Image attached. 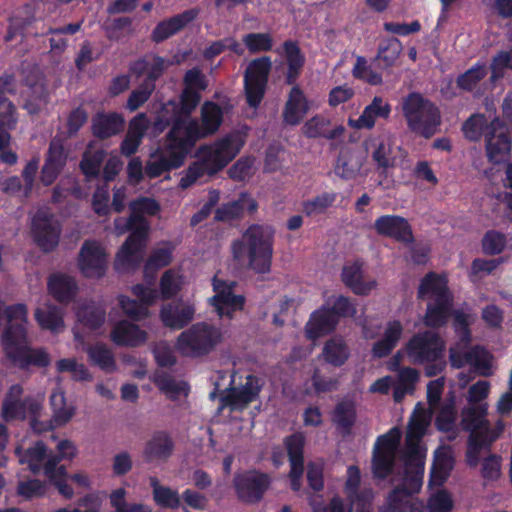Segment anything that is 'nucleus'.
<instances>
[{
    "label": "nucleus",
    "instance_id": "obj_28",
    "mask_svg": "<svg viewBox=\"0 0 512 512\" xmlns=\"http://www.w3.org/2000/svg\"><path fill=\"white\" fill-rule=\"evenodd\" d=\"M391 113L390 104L382 97L375 96L363 109L357 119L349 118L348 125L357 130L374 128L378 118L387 119Z\"/></svg>",
    "mask_w": 512,
    "mask_h": 512
},
{
    "label": "nucleus",
    "instance_id": "obj_63",
    "mask_svg": "<svg viewBox=\"0 0 512 512\" xmlns=\"http://www.w3.org/2000/svg\"><path fill=\"white\" fill-rule=\"evenodd\" d=\"M454 507V500L446 490L432 492L427 503L428 512H451Z\"/></svg>",
    "mask_w": 512,
    "mask_h": 512
},
{
    "label": "nucleus",
    "instance_id": "obj_9",
    "mask_svg": "<svg viewBox=\"0 0 512 512\" xmlns=\"http://www.w3.org/2000/svg\"><path fill=\"white\" fill-rule=\"evenodd\" d=\"M114 227L117 235L131 230L130 236L119 249L115 260L117 268H125L140 260L141 253L146 246L150 226L143 217H136L131 211L128 218L115 219Z\"/></svg>",
    "mask_w": 512,
    "mask_h": 512
},
{
    "label": "nucleus",
    "instance_id": "obj_56",
    "mask_svg": "<svg viewBox=\"0 0 512 512\" xmlns=\"http://www.w3.org/2000/svg\"><path fill=\"white\" fill-rule=\"evenodd\" d=\"M155 384L171 399H178L181 396H187L189 387L184 381H176L168 375H158L155 378Z\"/></svg>",
    "mask_w": 512,
    "mask_h": 512
},
{
    "label": "nucleus",
    "instance_id": "obj_34",
    "mask_svg": "<svg viewBox=\"0 0 512 512\" xmlns=\"http://www.w3.org/2000/svg\"><path fill=\"white\" fill-rule=\"evenodd\" d=\"M403 331L404 327L400 321H388L384 327L381 339L373 345V356L376 358H382L388 355L401 340Z\"/></svg>",
    "mask_w": 512,
    "mask_h": 512
},
{
    "label": "nucleus",
    "instance_id": "obj_30",
    "mask_svg": "<svg viewBox=\"0 0 512 512\" xmlns=\"http://www.w3.org/2000/svg\"><path fill=\"white\" fill-rule=\"evenodd\" d=\"M110 337L116 345L136 347L147 341L148 333L128 320H121L114 325Z\"/></svg>",
    "mask_w": 512,
    "mask_h": 512
},
{
    "label": "nucleus",
    "instance_id": "obj_16",
    "mask_svg": "<svg viewBox=\"0 0 512 512\" xmlns=\"http://www.w3.org/2000/svg\"><path fill=\"white\" fill-rule=\"evenodd\" d=\"M271 66L270 58L263 56L249 62L245 70V93L247 102L252 107L259 105L264 96Z\"/></svg>",
    "mask_w": 512,
    "mask_h": 512
},
{
    "label": "nucleus",
    "instance_id": "obj_64",
    "mask_svg": "<svg viewBox=\"0 0 512 512\" xmlns=\"http://www.w3.org/2000/svg\"><path fill=\"white\" fill-rule=\"evenodd\" d=\"M312 512H352V505L340 496H333L328 502L310 501Z\"/></svg>",
    "mask_w": 512,
    "mask_h": 512
},
{
    "label": "nucleus",
    "instance_id": "obj_53",
    "mask_svg": "<svg viewBox=\"0 0 512 512\" xmlns=\"http://www.w3.org/2000/svg\"><path fill=\"white\" fill-rule=\"evenodd\" d=\"M168 66L169 63L163 58L158 56H149L142 61L137 62L134 70L139 74H146L149 78L148 81L152 82L158 78Z\"/></svg>",
    "mask_w": 512,
    "mask_h": 512
},
{
    "label": "nucleus",
    "instance_id": "obj_33",
    "mask_svg": "<svg viewBox=\"0 0 512 512\" xmlns=\"http://www.w3.org/2000/svg\"><path fill=\"white\" fill-rule=\"evenodd\" d=\"M311 108L303 91L297 86L293 87L289 93L284 111L283 120L288 125L299 124Z\"/></svg>",
    "mask_w": 512,
    "mask_h": 512
},
{
    "label": "nucleus",
    "instance_id": "obj_52",
    "mask_svg": "<svg viewBox=\"0 0 512 512\" xmlns=\"http://www.w3.org/2000/svg\"><path fill=\"white\" fill-rule=\"evenodd\" d=\"M172 252L173 246L170 244L156 248L145 265V277L153 278L154 270L169 265L172 261Z\"/></svg>",
    "mask_w": 512,
    "mask_h": 512
},
{
    "label": "nucleus",
    "instance_id": "obj_49",
    "mask_svg": "<svg viewBox=\"0 0 512 512\" xmlns=\"http://www.w3.org/2000/svg\"><path fill=\"white\" fill-rule=\"evenodd\" d=\"M185 284L184 276L178 269L165 271L159 281L160 296L169 299L175 296Z\"/></svg>",
    "mask_w": 512,
    "mask_h": 512
},
{
    "label": "nucleus",
    "instance_id": "obj_8",
    "mask_svg": "<svg viewBox=\"0 0 512 512\" xmlns=\"http://www.w3.org/2000/svg\"><path fill=\"white\" fill-rule=\"evenodd\" d=\"M418 295L421 299L428 300L424 317L425 325L431 327L443 325L449 316L452 303L446 278L434 273L427 274L421 280Z\"/></svg>",
    "mask_w": 512,
    "mask_h": 512
},
{
    "label": "nucleus",
    "instance_id": "obj_48",
    "mask_svg": "<svg viewBox=\"0 0 512 512\" xmlns=\"http://www.w3.org/2000/svg\"><path fill=\"white\" fill-rule=\"evenodd\" d=\"M257 204L254 199L248 196H242L239 200L223 205L217 209L215 218L221 221H228L240 216L245 211L254 212Z\"/></svg>",
    "mask_w": 512,
    "mask_h": 512
},
{
    "label": "nucleus",
    "instance_id": "obj_32",
    "mask_svg": "<svg viewBox=\"0 0 512 512\" xmlns=\"http://www.w3.org/2000/svg\"><path fill=\"white\" fill-rule=\"evenodd\" d=\"M342 280L358 295H368L377 287V281L372 277L365 276L362 266L358 263L343 268Z\"/></svg>",
    "mask_w": 512,
    "mask_h": 512
},
{
    "label": "nucleus",
    "instance_id": "obj_2",
    "mask_svg": "<svg viewBox=\"0 0 512 512\" xmlns=\"http://www.w3.org/2000/svg\"><path fill=\"white\" fill-rule=\"evenodd\" d=\"M4 313L7 327L2 333L1 343L7 357L20 368L48 366L51 362L49 353L45 349H33L27 345V307L24 304L11 305Z\"/></svg>",
    "mask_w": 512,
    "mask_h": 512
},
{
    "label": "nucleus",
    "instance_id": "obj_13",
    "mask_svg": "<svg viewBox=\"0 0 512 512\" xmlns=\"http://www.w3.org/2000/svg\"><path fill=\"white\" fill-rule=\"evenodd\" d=\"M488 403H482L477 406H468L462 410L461 426L470 433L473 439L482 437L486 441L497 440L505 430V423L502 419H498L491 426L488 415Z\"/></svg>",
    "mask_w": 512,
    "mask_h": 512
},
{
    "label": "nucleus",
    "instance_id": "obj_31",
    "mask_svg": "<svg viewBox=\"0 0 512 512\" xmlns=\"http://www.w3.org/2000/svg\"><path fill=\"white\" fill-rule=\"evenodd\" d=\"M285 444L291 465L289 473L291 487L294 491H298L301 487L300 480L303 474L302 450L304 446V437L301 434H294L286 439Z\"/></svg>",
    "mask_w": 512,
    "mask_h": 512
},
{
    "label": "nucleus",
    "instance_id": "obj_45",
    "mask_svg": "<svg viewBox=\"0 0 512 512\" xmlns=\"http://www.w3.org/2000/svg\"><path fill=\"white\" fill-rule=\"evenodd\" d=\"M124 119L119 114H100L93 122V132L97 137L108 138L123 129Z\"/></svg>",
    "mask_w": 512,
    "mask_h": 512
},
{
    "label": "nucleus",
    "instance_id": "obj_6",
    "mask_svg": "<svg viewBox=\"0 0 512 512\" xmlns=\"http://www.w3.org/2000/svg\"><path fill=\"white\" fill-rule=\"evenodd\" d=\"M223 122V110L213 102H205L200 110V121L190 117L176 119L171 132L191 151L198 140L218 132Z\"/></svg>",
    "mask_w": 512,
    "mask_h": 512
},
{
    "label": "nucleus",
    "instance_id": "obj_38",
    "mask_svg": "<svg viewBox=\"0 0 512 512\" xmlns=\"http://www.w3.org/2000/svg\"><path fill=\"white\" fill-rule=\"evenodd\" d=\"M196 17L194 10L185 11L170 19L160 22L152 33V38L156 42H161L171 37Z\"/></svg>",
    "mask_w": 512,
    "mask_h": 512
},
{
    "label": "nucleus",
    "instance_id": "obj_4",
    "mask_svg": "<svg viewBox=\"0 0 512 512\" xmlns=\"http://www.w3.org/2000/svg\"><path fill=\"white\" fill-rule=\"evenodd\" d=\"M233 258L256 273H267L273 255V232L268 227L250 226L232 244Z\"/></svg>",
    "mask_w": 512,
    "mask_h": 512
},
{
    "label": "nucleus",
    "instance_id": "obj_51",
    "mask_svg": "<svg viewBox=\"0 0 512 512\" xmlns=\"http://www.w3.org/2000/svg\"><path fill=\"white\" fill-rule=\"evenodd\" d=\"M56 370L59 373L68 372L75 381H91L92 375L88 368L75 358H63L56 362Z\"/></svg>",
    "mask_w": 512,
    "mask_h": 512
},
{
    "label": "nucleus",
    "instance_id": "obj_19",
    "mask_svg": "<svg viewBox=\"0 0 512 512\" xmlns=\"http://www.w3.org/2000/svg\"><path fill=\"white\" fill-rule=\"evenodd\" d=\"M31 236L36 245L43 251L53 250L59 243L60 224L47 211H38L31 220Z\"/></svg>",
    "mask_w": 512,
    "mask_h": 512
},
{
    "label": "nucleus",
    "instance_id": "obj_12",
    "mask_svg": "<svg viewBox=\"0 0 512 512\" xmlns=\"http://www.w3.org/2000/svg\"><path fill=\"white\" fill-rule=\"evenodd\" d=\"M23 389L13 385L6 393L2 402V417L5 421H23L29 419L32 429L36 432L45 431L39 427V418L43 412V397L22 398Z\"/></svg>",
    "mask_w": 512,
    "mask_h": 512
},
{
    "label": "nucleus",
    "instance_id": "obj_29",
    "mask_svg": "<svg viewBox=\"0 0 512 512\" xmlns=\"http://www.w3.org/2000/svg\"><path fill=\"white\" fill-rule=\"evenodd\" d=\"M195 307L188 302L164 304L160 310V319L164 326L179 330L194 319Z\"/></svg>",
    "mask_w": 512,
    "mask_h": 512
},
{
    "label": "nucleus",
    "instance_id": "obj_20",
    "mask_svg": "<svg viewBox=\"0 0 512 512\" xmlns=\"http://www.w3.org/2000/svg\"><path fill=\"white\" fill-rule=\"evenodd\" d=\"M235 282H227L213 278L214 295L209 299L216 313L222 318H232L234 313L241 311L244 306V297L234 292Z\"/></svg>",
    "mask_w": 512,
    "mask_h": 512
},
{
    "label": "nucleus",
    "instance_id": "obj_59",
    "mask_svg": "<svg viewBox=\"0 0 512 512\" xmlns=\"http://www.w3.org/2000/svg\"><path fill=\"white\" fill-rule=\"evenodd\" d=\"M402 44L396 38L385 40L379 47L377 58L384 66H392L402 53Z\"/></svg>",
    "mask_w": 512,
    "mask_h": 512
},
{
    "label": "nucleus",
    "instance_id": "obj_40",
    "mask_svg": "<svg viewBox=\"0 0 512 512\" xmlns=\"http://www.w3.org/2000/svg\"><path fill=\"white\" fill-rule=\"evenodd\" d=\"M173 451L171 439L163 433L154 435L145 445L144 457L148 462L167 460Z\"/></svg>",
    "mask_w": 512,
    "mask_h": 512
},
{
    "label": "nucleus",
    "instance_id": "obj_5",
    "mask_svg": "<svg viewBox=\"0 0 512 512\" xmlns=\"http://www.w3.org/2000/svg\"><path fill=\"white\" fill-rule=\"evenodd\" d=\"M474 317L470 313L456 311L454 313V326L459 334L460 341L450 348V362L455 368H461L466 364L474 367L475 371L484 377L494 374V358L481 347L468 350L470 334L467 327L473 322Z\"/></svg>",
    "mask_w": 512,
    "mask_h": 512
},
{
    "label": "nucleus",
    "instance_id": "obj_10",
    "mask_svg": "<svg viewBox=\"0 0 512 512\" xmlns=\"http://www.w3.org/2000/svg\"><path fill=\"white\" fill-rule=\"evenodd\" d=\"M222 341L223 332L220 328L200 322L179 334L175 349L183 356L200 357L210 353Z\"/></svg>",
    "mask_w": 512,
    "mask_h": 512
},
{
    "label": "nucleus",
    "instance_id": "obj_44",
    "mask_svg": "<svg viewBox=\"0 0 512 512\" xmlns=\"http://www.w3.org/2000/svg\"><path fill=\"white\" fill-rule=\"evenodd\" d=\"M149 482L153 500L157 505L170 509H177L181 506V495L178 491L162 485L156 477H150Z\"/></svg>",
    "mask_w": 512,
    "mask_h": 512
},
{
    "label": "nucleus",
    "instance_id": "obj_47",
    "mask_svg": "<svg viewBox=\"0 0 512 512\" xmlns=\"http://www.w3.org/2000/svg\"><path fill=\"white\" fill-rule=\"evenodd\" d=\"M398 378L394 382L393 398L396 402H400L405 395L411 394L414 390L415 384L419 379V372L411 367H400L397 369Z\"/></svg>",
    "mask_w": 512,
    "mask_h": 512
},
{
    "label": "nucleus",
    "instance_id": "obj_61",
    "mask_svg": "<svg viewBox=\"0 0 512 512\" xmlns=\"http://www.w3.org/2000/svg\"><path fill=\"white\" fill-rule=\"evenodd\" d=\"M242 41L250 53L269 51L273 45V40L269 33H249L243 36Z\"/></svg>",
    "mask_w": 512,
    "mask_h": 512
},
{
    "label": "nucleus",
    "instance_id": "obj_54",
    "mask_svg": "<svg viewBox=\"0 0 512 512\" xmlns=\"http://www.w3.org/2000/svg\"><path fill=\"white\" fill-rule=\"evenodd\" d=\"M322 354L326 362L341 366L348 359L349 351L341 339H332L325 344Z\"/></svg>",
    "mask_w": 512,
    "mask_h": 512
},
{
    "label": "nucleus",
    "instance_id": "obj_15",
    "mask_svg": "<svg viewBox=\"0 0 512 512\" xmlns=\"http://www.w3.org/2000/svg\"><path fill=\"white\" fill-rule=\"evenodd\" d=\"M485 153L489 162L499 164L511 153L512 135L504 122L495 117L484 132Z\"/></svg>",
    "mask_w": 512,
    "mask_h": 512
},
{
    "label": "nucleus",
    "instance_id": "obj_3",
    "mask_svg": "<svg viewBox=\"0 0 512 512\" xmlns=\"http://www.w3.org/2000/svg\"><path fill=\"white\" fill-rule=\"evenodd\" d=\"M244 145V138L238 133L228 134L209 144L202 145L196 152L198 161L191 165L180 180V186L187 188L204 176L223 169Z\"/></svg>",
    "mask_w": 512,
    "mask_h": 512
},
{
    "label": "nucleus",
    "instance_id": "obj_50",
    "mask_svg": "<svg viewBox=\"0 0 512 512\" xmlns=\"http://www.w3.org/2000/svg\"><path fill=\"white\" fill-rule=\"evenodd\" d=\"M337 194L335 192H323L303 203V212L307 216H316L325 213L334 205Z\"/></svg>",
    "mask_w": 512,
    "mask_h": 512
},
{
    "label": "nucleus",
    "instance_id": "obj_22",
    "mask_svg": "<svg viewBox=\"0 0 512 512\" xmlns=\"http://www.w3.org/2000/svg\"><path fill=\"white\" fill-rule=\"evenodd\" d=\"M400 438L401 431L398 428L378 438L373 455V472L376 477L384 478L391 471Z\"/></svg>",
    "mask_w": 512,
    "mask_h": 512
},
{
    "label": "nucleus",
    "instance_id": "obj_26",
    "mask_svg": "<svg viewBox=\"0 0 512 512\" xmlns=\"http://www.w3.org/2000/svg\"><path fill=\"white\" fill-rule=\"evenodd\" d=\"M407 152L399 146H395L390 138H380L375 149L372 151V158L383 169L401 167L407 168Z\"/></svg>",
    "mask_w": 512,
    "mask_h": 512
},
{
    "label": "nucleus",
    "instance_id": "obj_27",
    "mask_svg": "<svg viewBox=\"0 0 512 512\" xmlns=\"http://www.w3.org/2000/svg\"><path fill=\"white\" fill-rule=\"evenodd\" d=\"M375 231L382 236L391 237L397 241L410 243L413 235L407 220L398 215H383L374 222Z\"/></svg>",
    "mask_w": 512,
    "mask_h": 512
},
{
    "label": "nucleus",
    "instance_id": "obj_57",
    "mask_svg": "<svg viewBox=\"0 0 512 512\" xmlns=\"http://www.w3.org/2000/svg\"><path fill=\"white\" fill-rule=\"evenodd\" d=\"M286 60L288 64L287 79L288 82H293L298 76L303 63L304 58L300 53L299 47L293 42H286L284 44Z\"/></svg>",
    "mask_w": 512,
    "mask_h": 512
},
{
    "label": "nucleus",
    "instance_id": "obj_39",
    "mask_svg": "<svg viewBox=\"0 0 512 512\" xmlns=\"http://www.w3.org/2000/svg\"><path fill=\"white\" fill-rule=\"evenodd\" d=\"M49 293L59 302H70L78 291L75 279L66 274H54L48 281Z\"/></svg>",
    "mask_w": 512,
    "mask_h": 512
},
{
    "label": "nucleus",
    "instance_id": "obj_41",
    "mask_svg": "<svg viewBox=\"0 0 512 512\" xmlns=\"http://www.w3.org/2000/svg\"><path fill=\"white\" fill-rule=\"evenodd\" d=\"M454 465L451 448L440 447L435 451L434 463L431 470V483L441 485L449 476Z\"/></svg>",
    "mask_w": 512,
    "mask_h": 512
},
{
    "label": "nucleus",
    "instance_id": "obj_36",
    "mask_svg": "<svg viewBox=\"0 0 512 512\" xmlns=\"http://www.w3.org/2000/svg\"><path fill=\"white\" fill-rule=\"evenodd\" d=\"M337 323V318L328 309L315 311L305 326L308 339L314 340L331 332Z\"/></svg>",
    "mask_w": 512,
    "mask_h": 512
},
{
    "label": "nucleus",
    "instance_id": "obj_21",
    "mask_svg": "<svg viewBox=\"0 0 512 512\" xmlns=\"http://www.w3.org/2000/svg\"><path fill=\"white\" fill-rule=\"evenodd\" d=\"M260 390V380L253 375H248L244 383L226 389L221 394L219 408H228L230 411H242L257 399Z\"/></svg>",
    "mask_w": 512,
    "mask_h": 512
},
{
    "label": "nucleus",
    "instance_id": "obj_37",
    "mask_svg": "<svg viewBox=\"0 0 512 512\" xmlns=\"http://www.w3.org/2000/svg\"><path fill=\"white\" fill-rule=\"evenodd\" d=\"M34 316L42 329L54 334L61 333L65 329L62 311L50 303L46 302L37 307Z\"/></svg>",
    "mask_w": 512,
    "mask_h": 512
},
{
    "label": "nucleus",
    "instance_id": "obj_18",
    "mask_svg": "<svg viewBox=\"0 0 512 512\" xmlns=\"http://www.w3.org/2000/svg\"><path fill=\"white\" fill-rule=\"evenodd\" d=\"M190 151L183 145L179 138L169 132L168 144L162 155L153 158L147 163L146 174L155 178L160 176L163 172L170 169L178 168L183 165L187 155Z\"/></svg>",
    "mask_w": 512,
    "mask_h": 512
},
{
    "label": "nucleus",
    "instance_id": "obj_17",
    "mask_svg": "<svg viewBox=\"0 0 512 512\" xmlns=\"http://www.w3.org/2000/svg\"><path fill=\"white\" fill-rule=\"evenodd\" d=\"M77 265L86 278H101L108 267V253L105 247L94 240H87L80 248Z\"/></svg>",
    "mask_w": 512,
    "mask_h": 512
},
{
    "label": "nucleus",
    "instance_id": "obj_14",
    "mask_svg": "<svg viewBox=\"0 0 512 512\" xmlns=\"http://www.w3.org/2000/svg\"><path fill=\"white\" fill-rule=\"evenodd\" d=\"M16 454L21 464H27L33 473L43 471L48 479H54L57 475H65L66 468L58 465V458L47 451L43 442H35L27 449L16 448Z\"/></svg>",
    "mask_w": 512,
    "mask_h": 512
},
{
    "label": "nucleus",
    "instance_id": "obj_62",
    "mask_svg": "<svg viewBox=\"0 0 512 512\" xmlns=\"http://www.w3.org/2000/svg\"><path fill=\"white\" fill-rule=\"evenodd\" d=\"M487 126H489V123L485 116L475 114L465 121L462 129L466 138L472 141H478L482 135L484 136Z\"/></svg>",
    "mask_w": 512,
    "mask_h": 512
},
{
    "label": "nucleus",
    "instance_id": "obj_55",
    "mask_svg": "<svg viewBox=\"0 0 512 512\" xmlns=\"http://www.w3.org/2000/svg\"><path fill=\"white\" fill-rule=\"evenodd\" d=\"M487 74L486 65L477 63L458 77L457 85L463 90H473L478 87Z\"/></svg>",
    "mask_w": 512,
    "mask_h": 512
},
{
    "label": "nucleus",
    "instance_id": "obj_23",
    "mask_svg": "<svg viewBox=\"0 0 512 512\" xmlns=\"http://www.w3.org/2000/svg\"><path fill=\"white\" fill-rule=\"evenodd\" d=\"M234 482L238 497L246 503L258 502L270 484L269 477L257 471L244 472Z\"/></svg>",
    "mask_w": 512,
    "mask_h": 512
},
{
    "label": "nucleus",
    "instance_id": "obj_46",
    "mask_svg": "<svg viewBox=\"0 0 512 512\" xmlns=\"http://www.w3.org/2000/svg\"><path fill=\"white\" fill-rule=\"evenodd\" d=\"M89 361L101 370L111 373L116 370V361L113 352L105 344H95L87 347Z\"/></svg>",
    "mask_w": 512,
    "mask_h": 512
},
{
    "label": "nucleus",
    "instance_id": "obj_43",
    "mask_svg": "<svg viewBox=\"0 0 512 512\" xmlns=\"http://www.w3.org/2000/svg\"><path fill=\"white\" fill-rule=\"evenodd\" d=\"M76 315L83 325L96 329L105 321V310L94 301L83 300L76 308Z\"/></svg>",
    "mask_w": 512,
    "mask_h": 512
},
{
    "label": "nucleus",
    "instance_id": "obj_7",
    "mask_svg": "<svg viewBox=\"0 0 512 512\" xmlns=\"http://www.w3.org/2000/svg\"><path fill=\"white\" fill-rule=\"evenodd\" d=\"M445 351V342L435 332L426 331L412 336L406 344L387 362V369L397 371L407 360L414 365L437 362Z\"/></svg>",
    "mask_w": 512,
    "mask_h": 512
},
{
    "label": "nucleus",
    "instance_id": "obj_11",
    "mask_svg": "<svg viewBox=\"0 0 512 512\" xmlns=\"http://www.w3.org/2000/svg\"><path fill=\"white\" fill-rule=\"evenodd\" d=\"M403 115L411 131L425 138L435 134L440 124L437 107L418 93H411L402 103Z\"/></svg>",
    "mask_w": 512,
    "mask_h": 512
},
{
    "label": "nucleus",
    "instance_id": "obj_58",
    "mask_svg": "<svg viewBox=\"0 0 512 512\" xmlns=\"http://www.w3.org/2000/svg\"><path fill=\"white\" fill-rule=\"evenodd\" d=\"M118 304L123 313L133 320H144L150 316L149 308L128 296L120 295L118 297Z\"/></svg>",
    "mask_w": 512,
    "mask_h": 512
},
{
    "label": "nucleus",
    "instance_id": "obj_42",
    "mask_svg": "<svg viewBox=\"0 0 512 512\" xmlns=\"http://www.w3.org/2000/svg\"><path fill=\"white\" fill-rule=\"evenodd\" d=\"M147 127L148 120L143 114H139L131 120L127 135L121 145L122 154L130 156L136 152Z\"/></svg>",
    "mask_w": 512,
    "mask_h": 512
},
{
    "label": "nucleus",
    "instance_id": "obj_1",
    "mask_svg": "<svg viewBox=\"0 0 512 512\" xmlns=\"http://www.w3.org/2000/svg\"><path fill=\"white\" fill-rule=\"evenodd\" d=\"M431 412L417 405L412 413L406 435L409 459L406 462L404 487L395 489L388 497L391 512H403L410 503L409 496L417 492L422 484L425 451L421 439L431 423Z\"/></svg>",
    "mask_w": 512,
    "mask_h": 512
},
{
    "label": "nucleus",
    "instance_id": "obj_60",
    "mask_svg": "<svg viewBox=\"0 0 512 512\" xmlns=\"http://www.w3.org/2000/svg\"><path fill=\"white\" fill-rule=\"evenodd\" d=\"M356 419V412L353 403H340L334 412V422L342 432H348Z\"/></svg>",
    "mask_w": 512,
    "mask_h": 512
},
{
    "label": "nucleus",
    "instance_id": "obj_24",
    "mask_svg": "<svg viewBox=\"0 0 512 512\" xmlns=\"http://www.w3.org/2000/svg\"><path fill=\"white\" fill-rule=\"evenodd\" d=\"M23 108L30 115H37L46 110L48 94L39 72H35L26 78L25 86L21 92Z\"/></svg>",
    "mask_w": 512,
    "mask_h": 512
},
{
    "label": "nucleus",
    "instance_id": "obj_35",
    "mask_svg": "<svg viewBox=\"0 0 512 512\" xmlns=\"http://www.w3.org/2000/svg\"><path fill=\"white\" fill-rule=\"evenodd\" d=\"M302 130L307 137H324L330 140L342 137L345 132V128L342 125H335L330 128L329 118L322 115H316L309 119L303 125Z\"/></svg>",
    "mask_w": 512,
    "mask_h": 512
},
{
    "label": "nucleus",
    "instance_id": "obj_25",
    "mask_svg": "<svg viewBox=\"0 0 512 512\" xmlns=\"http://www.w3.org/2000/svg\"><path fill=\"white\" fill-rule=\"evenodd\" d=\"M367 162V151L362 148L342 150L339 154L333 171L336 176L343 180H353L365 176L363 168Z\"/></svg>",
    "mask_w": 512,
    "mask_h": 512
}]
</instances>
